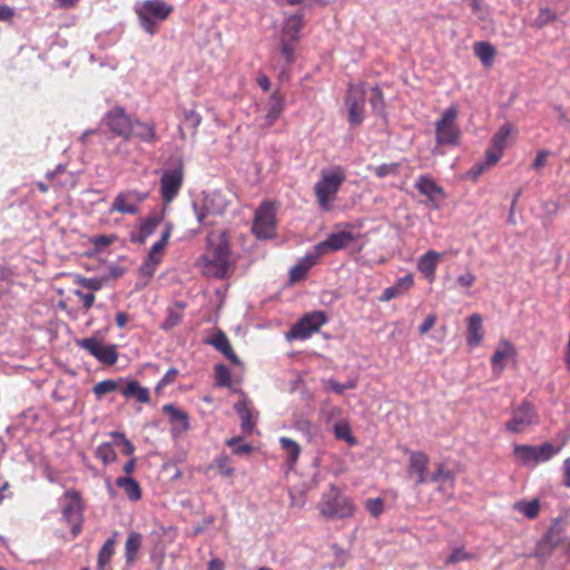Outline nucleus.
<instances>
[{"mask_svg": "<svg viewBox=\"0 0 570 570\" xmlns=\"http://www.w3.org/2000/svg\"><path fill=\"white\" fill-rule=\"evenodd\" d=\"M208 248L202 257L203 271L215 278L226 277L230 262L229 247L225 233H212L207 237Z\"/></svg>", "mask_w": 570, "mask_h": 570, "instance_id": "nucleus-1", "label": "nucleus"}, {"mask_svg": "<svg viewBox=\"0 0 570 570\" xmlns=\"http://www.w3.org/2000/svg\"><path fill=\"white\" fill-rule=\"evenodd\" d=\"M140 28L148 35L154 36L159 24L168 19L174 7L165 0H142L134 7Z\"/></svg>", "mask_w": 570, "mask_h": 570, "instance_id": "nucleus-2", "label": "nucleus"}, {"mask_svg": "<svg viewBox=\"0 0 570 570\" xmlns=\"http://www.w3.org/2000/svg\"><path fill=\"white\" fill-rule=\"evenodd\" d=\"M346 179L345 170L341 166H335L321 171L320 179L314 185V193L318 206L328 212L336 200L337 193Z\"/></svg>", "mask_w": 570, "mask_h": 570, "instance_id": "nucleus-3", "label": "nucleus"}, {"mask_svg": "<svg viewBox=\"0 0 570 570\" xmlns=\"http://www.w3.org/2000/svg\"><path fill=\"white\" fill-rule=\"evenodd\" d=\"M458 107L452 105L448 107L442 116L435 121V141L436 146L432 154L439 155V146H458L461 138V130L456 125Z\"/></svg>", "mask_w": 570, "mask_h": 570, "instance_id": "nucleus-4", "label": "nucleus"}, {"mask_svg": "<svg viewBox=\"0 0 570 570\" xmlns=\"http://www.w3.org/2000/svg\"><path fill=\"white\" fill-rule=\"evenodd\" d=\"M318 510L328 519H343L352 517L355 508L348 498L342 495L337 487L331 484L322 495Z\"/></svg>", "mask_w": 570, "mask_h": 570, "instance_id": "nucleus-5", "label": "nucleus"}, {"mask_svg": "<svg viewBox=\"0 0 570 570\" xmlns=\"http://www.w3.org/2000/svg\"><path fill=\"white\" fill-rule=\"evenodd\" d=\"M173 232V226L169 223H166L160 238L153 244L149 249L147 257L144 259L142 264L139 267V277L144 279V284L146 285L149 279L155 275L158 265L161 263L165 249L168 245L170 235Z\"/></svg>", "mask_w": 570, "mask_h": 570, "instance_id": "nucleus-6", "label": "nucleus"}, {"mask_svg": "<svg viewBox=\"0 0 570 570\" xmlns=\"http://www.w3.org/2000/svg\"><path fill=\"white\" fill-rule=\"evenodd\" d=\"M560 450V446L550 442L540 445L514 444L513 454L523 465L535 466L552 459Z\"/></svg>", "mask_w": 570, "mask_h": 570, "instance_id": "nucleus-7", "label": "nucleus"}, {"mask_svg": "<svg viewBox=\"0 0 570 570\" xmlns=\"http://www.w3.org/2000/svg\"><path fill=\"white\" fill-rule=\"evenodd\" d=\"M276 213L274 203L263 202L255 212L252 232L258 239H269L276 236Z\"/></svg>", "mask_w": 570, "mask_h": 570, "instance_id": "nucleus-8", "label": "nucleus"}, {"mask_svg": "<svg viewBox=\"0 0 570 570\" xmlns=\"http://www.w3.org/2000/svg\"><path fill=\"white\" fill-rule=\"evenodd\" d=\"M193 207L198 223L207 226L216 223V217L225 210L226 202L220 194L210 193L194 202Z\"/></svg>", "mask_w": 570, "mask_h": 570, "instance_id": "nucleus-9", "label": "nucleus"}, {"mask_svg": "<svg viewBox=\"0 0 570 570\" xmlns=\"http://www.w3.org/2000/svg\"><path fill=\"white\" fill-rule=\"evenodd\" d=\"M564 531L566 521L561 518L553 519L543 537L538 541L534 556L541 560L549 558L563 541Z\"/></svg>", "mask_w": 570, "mask_h": 570, "instance_id": "nucleus-10", "label": "nucleus"}, {"mask_svg": "<svg viewBox=\"0 0 570 570\" xmlns=\"http://www.w3.org/2000/svg\"><path fill=\"white\" fill-rule=\"evenodd\" d=\"M327 322L324 312L314 311L305 314L297 323H295L286 334L288 341L307 340L313 333L317 332L322 325Z\"/></svg>", "mask_w": 570, "mask_h": 570, "instance_id": "nucleus-11", "label": "nucleus"}, {"mask_svg": "<svg viewBox=\"0 0 570 570\" xmlns=\"http://www.w3.org/2000/svg\"><path fill=\"white\" fill-rule=\"evenodd\" d=\"M63 519L71 525L73 537L81 531L82 503L79 492L75 490L67 491L61 498Z\"/></svg>", "mask_w": 570, "mask_h": 570, "instance_id": "nucleus-12", "label": "nucleus"}, {"mask_svg": "<svg viewBox=\"0 0 570 570\" xmlns=\"http://www.w3.org/2000/svg\"><path fill=\"white\" fill-rule=\"evenodd\" d=\"M77 345L86 350L90 355L96 357L101 364L112 365L118 360L117 347L114 344L105 345L95 337H86L77 341Z\"/></svg>", "mask_w": 570, "mask_h": 570, "instance_id": "nucleus-13", "label": "nucleus"}, {"mask_svg": "<svg viewBox=\"0 0 570 570\" xmlns=\"http://www.w3.org/2000/svg\"><path fill=\"white\" fill-rule=\"evenodd\" d=\"M366 92L363 85H351L345 98L350 124L356 126L364 120Z\"/></svg>", "mask_w": 570, "mask_h": 570, "instance_id": "nucleus-14", "label": "nucleus"}, {"mask_svg": "<svg viewBox=\"0 0 570 570\" xmlns=\"http://www.w3.org/2000/svg\"><path fill=\"white\" fill-rule=\"evenodd\" d=\"M104 122L112 134L125 140H128L132 136L134 121L120 107H115L108 111L104 118Z\"/></svg>", "mask_w": 570, "mask_h": 570, "instance_id": "nucleus-15", "label": "nucleus"}, {"mask_svg": "<svg viewBox=\"0 0 570 570\" xmlns=\"http://www.w3.org/2000/svg\"><path fill=\"white\" fill-rule=\"evenodd\" d=\"M184 180L183 165L167 169L160 177V195L165 203H170L178 195Z\"/></svg>", "mask_w": 570, "mask_h": 570, "instance_id": "nucleus-16", "label": "nucleus"}, {"mask_svg": "<svg viewBox=\"0 0 570 570\" xmlns=\"http://www.w3.org/2000/svg\"><path fill=\"white\" fill-rule=\"evenodd\" d=\"M537 422L538 416L534 407L528 402H523L520 407L512 412V417L507 422L505 428L511 432H522Z\"/></svg>", "mask_w": 570, "mask_h": 570, "instance_id": "nucleus-17", "label": "nucleus"}, {"mask_svg": "<svg viewBox=\"0 0 570 570\" xmlns=\"http://www.w3.org/2000/svg\"><path fill=\"white\" fill-rule=\"evenodd\" d=\"M146 198V194L136 191V190H127L119 193L110 207V213L118 212L121 214L134 215L138 213L139 204L144 202Z\"/></svg>", "mask_w": 570, "mask_h": 570, "instance_id": "nucleus-18", "label": "nucleus"}, {"mask_svg": "<svg viewBox=\"0 0 570 570\" xmlns=\"http://www.w3.org/2000/svg\"><path fill=\"white\" fill-rule=\"evenodd\" d=\"M414 187L421 195L428 198L430 206L435 209L440 207V203L445 197L443 188L429 176H420L416 179Z\"/></svg>", "mask_w": 570, "mask_h": 570, "instance_id": "nucleus-19", "label": "nucleus"}, {"mask_svg": "<svg viewBox=\"0 0 570 570\" xmlns=\"http://www.w3.org/2000/svg\"><path fill=\"white\" fill-rule=\"evenodd\" d=\"M355 240V237L352 233L341 230L337 233H332L327 236V238L317 244V249L323 250L324 255L328 252H336L347 247Z\"/></svg>", "mask_w": 570, "mask_h": 570, "instance_id": "nucleus-20", "label": "nucleus"}, {"mask_svg": "<svg viewBox=\"0 0 570 570\" xmlns=\"http://www.w3.org/2000/svg\"><path fill=\"white\" fill-rule=\"evenodd\" d=\"M163 217L160 215H150L142 219L136 230L130 235L132 243L144 244L148 237H150L156 229L161 225Z\"/></svg>", "mask_w": 570, "mask_h": 570, "instance_id": "nucleus-21", "label": "nucleus"}, {"mask_svg": "<svg viewBox=\"0 0 570 570\" xmlns=\"http://www.w3.org/2000/svg\"><path fill=\"white\" fill-rule=\"evenodd\" d=\"M430 459L421 451L410 453L409 472L417 476L416 483L424 484L429 482L428 466Z\"/></svg>", "mask_w": 570, "mask_h": 570, "instance_id": "nucleus-22", "label": "nucleus"}, {"mask_svg": "<svg viewBox=\"0 0 570 570\" xmlns=\"http://www.w3.org/2000/svg\"><path fill=\"white\" fill-rule=\"evenodd\" d=\"M429 481L436 483L439 490L443 491L446 495L451 497L454 488V475L452 471L446 469L444 464L436 465L433 473L429 476Z\"/></svg>", "mask_w": 570, "mask_h": 570, "instance_id": "nucleus-23", "label": "nucleus"}, {"mask_svg": "<svg viewBox=\"0 0 570 570\" xmlns=\"http://www.w3.org/2000/svg\"><path fill=\"white\" fill-rule=\"evenodd\" d=\"M466 326H468V336H466V344L470 347H475L480 345L482 342V338L484 336V330H483V320L480 314H471L466 318Z\"/></svg>", "mask_w": 570, "mask_h": 570, "instance_id": "nucleus-24", "label": "nucleus"}, {"mask_svg": "<svg viewBox=\"0 0 570 570\" xmlns=\"http://www.w3.org/2000/svg\"><path fill=\"white\" fill-rule=\"evenodd\" d=\"M163 411L168 415L174 433L180 434L189 429V421L186 412L179 410L173 404L164 405Z\"/></svg>", "mask_w": 570, "mask_h": 570, "instance_id": "nucleus-25", "label": "nucleus"}, {"mask_svg": "<svg viewBox=\"0 0 570 570\" xmlns=\"http://www.w3.org/2000/svg\"><path fill=\"white\" fill-rule=\"evenodd\" d=\"M442 258V254L429 250L417 259V269L428 278L430 282L434 279L435 269L439 262Z\"/></svg>", "mask_w": 570, "mask_h": 570, "instance_id": "nucleus-26", "label": "nucleus"}, {"mask_svg": "<svg viewBox=\"0 0 570 570\" xmlns=\"http://www.w3.org/2000/svg\"><path fill=\"white\" fill-rule=\"evenodd\" d=\"M414 283V278L412 274H407L397 279V282L387 288H385L380 297L382 302H389L395 297L402 296L405 294Z\"/></svg>", "mask_w": 570, "mask_h": 570, "instance_id": "nucleus-27", "label": "nucleus"}, {"mask_svg": "<svg viewBox=\"0 0 570 570\" xmlns=\"http://www.w3.org/2000/svg\"><path fill=\"white\" fill-rule=\"evenodd\" d=\"M235 411L240 417V426L243 431L250 432L254 428V414L250 402L246 397H242L235 404Z\"/></svg>", "mask_w": 570, "mask_h": 570, "instance_id": "nucleus-28", "label": "nucleus"}, {"mask_svg": "<svg viewBox=\"0 0 570 570\" xmlns=\"http://www.w3.org/2000/svg\"><path fill=\"white\" fill-rule=\"evenodd\" d=\"M284 109V100L278 96L277 92H274L268 102V109L266 115L263 118L261 126L269 127L272 126L282 115Z\"/></svg>", "mask_w": 570, "mask_h": 570, "instance_id": "nucleus-29", "label": "nucleus"}, {"mask_svg": "<svg viewBox=\"0 0 570 570\" xmlns=\"http://www.w3.org/2000/svg\"><path fill=\"white\" fill-rule=\"evenodd\" d=\"M121 394L126 399H135L140 403L149 402V390L141 386L137 381H129L120 387Z\"/></svg>", "mask_w": 570, "mask_h": 570, "instance_id": "nucleus-30", "label": "nucleus"}, {"mask_svg": "<svg viewBox=\"0 0 570 570\" xmlns=\"http://www.w3.org/2000/svg\"><path fill=\"white\" fill-rule=\"evenodd\" d=\"M303 28V21L301 16L294 14L286 19L282 31V38L284 40L297 41L301 29Z\"/></svg>", "mask_w": 570, "mask_h": 570, "instance_id": "nucleus-31", "label": "nucleus"}, {"mask_svg": "<svg viewBox=\"0 0 570 570\" xmlns=\"http://www.w3.org/2000/svg\"><path fill=\"white\" fill-rule=\"evenodd\" d=\"M117 487L124 490L130 501L141 499V489L138 482L130 476H120L116 480Z\"/></svg>", "mask_w": 570, "mask_h": 570, "instance_id": "nucleus-32", "label": "nucleus"}, {"mask_svg": "<svg viewBox=\"0 0 570 570\" xmlns=\"http://www.w3.org/2000/svg\"><path fill=\"white\" fill-rule=\"evenodd\" d=\"M142 537L139 532L131 531L128 533L125 543V558L127 563H132L136 560L137 553L141 548Z\"/></svg>", "mask_w": 570, "mask_h": 570, "instance_id": "nucleus-33", "label": "nucleus"}, {"mask_svg": "<svg viewBox=\"0 0 570 570\" xmlns=\"http://www.w3.org/2000/svg\"><path fill=\"white\" fill-rule=\"evenodd\" d=\"M473 51L484 67L489 68L493 65L495 49L490 43L485 41L475 42Z\"/></svg>", "mask_w": 570, "mask_h": 570, "instance_id": "nucleus-34", "label": "nucleus"}, {"mask_svg": "<svg viewBox=\"0 0 570 570\" xmlns=\"http://www.w3.org/2000/svg\"><path fill=\"white\" fill-rule=\"evenodd\" d=\"M210 343L213 344V346L216 350L222 352L232 363L239 364V358L234 353L233 347L225 334H223V333L217 334L210 341Z\"/></svg>", "mask_w": 570, "mask_h": 570, "instance_id": "nucleus-35", "label": "nucleus"}, {"mask_svg": "<svg viewBox=\"0 0 570 570\" xmlns=\"http://www.w3.org/2000/svg\"><path fill=\"white\" fill-rule=\"evenodd\" d=\"M513 510L524 514L528 519L533 520L540 513V501L538 499H533L531 501H517L513 503Z\"/></svg>", "mask_w": 570, "mask_h": 570, "instance_id": "nucleus-36", "label": "nucleus"}, {"mask_svg": "<svg viewBox=\"0 0 570 570\" xmlns=\"http://www.w3.org/2000/svg\"><path fill=\"white\" fill-rule=\"evenodd\" d=\"M279 444L286 453V461L288 464L294 465L301 454V446L298 443L289 438L282 436L279 439Z\"/></svg>", "mask_w": 570, "mask_h": 570, "instance_id": "nucleus-37", "label": "nucleus"}, {"mask_svg": "<svg viewBox=\"0 0 570 570\" xmlns=\"http://www.w3.org/2000/svg\"><path fill=\"white\" fill-rule=\"evenodd\" d=\"M132 135L147 142L154 141L156 139L154 126L139 121H134Z\"/></svg>", "mask_w": 570, "mask_h": 570, "instance_id": "nucleus-38", "label": "nucleus"}, {"mask_svg": "<svg viewBox=\"0 0 570 570\" xmlns=\"http://www.w3.org/2000/svg\"><path fill=\"white\" fill-rule=\"evenodd\" d=\"M501 370L503 367H514L517 365V352L514 347L507 341L501 342Z\"/></svg>", "mask_w": 570, "mask_h": 570, "instance_id": "nucleus-39", "label": "nucleus"}, {"mask_svg": "<svg viewBox=\"0 0 570 570\" xmlns=\"http://www.w3.org/2000/svg\"><path fill=\"white\" fill-rule=\"evenodd\" d=\"M115 544H116V539L110 538L105 542V544L100 549L99 554H98V564H97L98 570H104L105 566L110 561V559L115 552Z\"/></svg>", "mask_w": 570, "mask_h": 570, "instance_id": "nucleus-40", "label": "nucleus"}, {"mask_svg": "<svg viewBox=\"0 0 570 570\" xmlns=\"http://www.w3.org/2000/svg\"><path fill=\"white\" fill-rule=\"evenodd\" d=\"M183 307H184L183 305H180L178 307H169L167 309L166 318L161 323L160 327L165 331H169L173 327L177 326L183 318V312H181Z\"/></svg>", "mask_w": 570, "mask_h": 570, "instance_id": "nucleus-41", "label": "nucleus"}, {"mask_svg": "<svg viewBox=\"0 0 570 570\" xmlns=\"http://www.w3.org/2000/svg\"><path fill=\"white\" fill-rule=\"evenodd\" d=\"M334 434L336 439L344 440L350 445H354L356 443V440L351 433L348 423L344 420H341L334 424Z\"/></svg>", "mask_w": 570, "mask_h": 570, "instance_id": "nucleus-42", "label": "nucleus"}, {"mask_svg": "<svg viewBox=\"0 0 570 570\" xmlns=\"http://www.w3.org/2000/svg\"><path fill=\"white\" fill-rule=\"evenodd\" d=\"M122 381H115V380H104L101 382H98L94 386V393L97 396V399H101L104 395L111 393L118 389H120V383Z\"/></svg>", "mask_w": 570, "mask_h": 570, "instance_id": "nucleus-43", "label": "nucleus"}, {"mask_svg": "<svg viewBox=\"0 0 570 570\" xmlns=\"http://www.w3.org/2000/svg\"><path fill=\"white\" fill-rule=\"evenodd\" d=\"M498 160V155L494 151H488L487 159L482 164L474 165L466 174L468 178L475 180L483 173L485 167L494 165Z\"/></svg>", "mask_w": 570, "mask_h": 570, "instance_id": "nucleus-44", "label": "nucleus"}, {"mask_svg": "<svg viewBox=\"0 0 570 570\" xmlns=\"http://www.w3.org/2000/svg\"><path fill=\"white\" fill-rule=\"evenodd\" d=\"M96 453L105 465L110 464L117 459V454L109 443L99 445Z\"/></svg>", "mask_w": 570, "mask_h": 570, "instance_id": "nucleus-45", "label": "nucleus"}, {"mask_svg": "<svg viewBox=\"0 0 570 570\" xmlns=\"http://www.w3.org/2000/svg\"><path fill=\"white\" fill-rule=\"evenodd\" d=\"M214 465L218 469L219 473L224 476H233L234 475V468L230 464L229 459L222 454L217 456L214 461Z\"/></svg>", "mask_w": 570, "mask_h": 570, "instance_id": "nucleus-46", "label": "nucleus"}, {"mask_svg": "<svg viewBox=\"0 0 570 570\" xmlns=\"http://www.w3.org/2000/svg\"><path fill=\"white\" fill-rule=\"evenodd\" d=\"M215 380H216V384L218 386H229L230 385L229 370L223 364H217L215 366Z\"/></svg>", "mask_w": 570, "mask_h": 570, "instance_id": "nucleus-47", "label": "nucleus"}, {"mask_svg": "<svg viewBox=\"0 0 570 570\" xmlns=\"http://www.w3.org/2000/svg\"><path fill=\"white\" fill-rule=\"evenodd\" d=\"M377 177L383 178L390 175H397L399 165L396 163L382 164L370 168Z\"/></svg>", "mask_w": 570, "mask_h": 570, "instance_id": "nucleus-48", "label": "nucleus"}, {"mask_svg": "<svg viewBox=\"0 0 570 570\" xmlns=\"http://www.w3.org/2000/svg\"><path fill=\"white\" fill-rule=\"evenodd\" d=\"M76 283L89 291H99L104 286V279L98 277L86 278L82 276L76 277Z\"/></svg>", "mask_w": 570, "mask_h": 570, "instance_id": "nucleus-49", "label": "nucleus"}, {"mask_svg": "<svg viewBox=\"0 0 570 570\" xmlns=\"http://www.w3.org/2000/svg\"><path fill=\"white\" fill-rule=\"evenodd\" d=\"M370 102L374 111L382 112L384 109L383 94L377 87L371 89Z\"/></svg>", "mask_w": 570, "mask_h": 570, "instance_id": "nucleus-50", "label": "nucleus"}, {"mask_svg": "<svg viewBox=\"0 0 570 570\" xmlns=\"http://www.w3.org/2000/svg\"><path fill=\"white\" fill-rule=\"evenodd\" d=\"M557 18L556 12L549 8L541 9L538 17L534 20V26L542 28L547 23L553 21Z\"/></svg>", "mask_w": 570, "mask_h": 570, "instance_id": "nucleus-51", "label": "nucleus"}, {"mask_svg": "<svg viewBox=\"0 0 570 570\" xmlns=\"http://www.w3.org/2000/svg\"><path fill=\"white\" fill-rule=\"evenodd\" d=\"M324 255L323 250L317 249V244L308 252L299 262L305 265L308 269L314 266L320 257Z\"/></svg>", "mask_w": 570, "mask_h": 570, "instance_id": "nucleus-52", "label": "nucleus"}, {"mask_svg": "<svg viewBox=\"0 0 570 570\" xmlns=\"http://www.w3.org/2000/svg\"><path fill=\"white\" fill-rule=\"evenodd\" d=\"M365 508L373 517H379L383 512V501L380 498L368 499Z\"/></svg>", "mask_w": 570, "mask_h": 570, "instance_id": "nucleus-53", "label": "nucleus"}, {"mask_svg": "<svg viewBox=\"0 0 570 570\" xmlns=\"http://www.w3.org/2000/svg\"><path fill=\"white\" fill-rule=\"evenodd\" d=\"M73 294L79 297V299L82 302L83 308L86 311L90 309L95 303V295L91 293H83L80 289H75Z\"/></svg>", "mask_w": 570, "mask_h": 570, "instance_id": "nucleus-54", "label": "nucleus"}, {"mask_svg": "<svg viewBox=\"0 0 570 570\" xmlns=\"http://www.w3.org/2000/svg\"><path fill=\"white\" fill-rule=\"evenodd\" d=\"M501 150L503 149V146L508 139H513L515 137L514 127L511 124H505L501 126Z\"/></svg>", "mask_w": 570, "mask_h": 570, "instance_id": "nucleus-55", "label": "nucleus"}, {"mask_svg": "<svg viewBox=\"0 0 570 570\" xmlns=\"http://www.w3.org/2000/svg\"><path fill=\"white\" fill-rule=\"evenodd\" d=\"M282 42V55L287 63L294 62V48L288 43L289 40L281 39Z\"/></svg>", "mask_w": 570, "mask_h": 570, "instance_id": "nucleus-56", "label": "nucleus"}, {"mask_svg": "<svg viewBox=\"0 0 570 570\" xmlns=\"http://www.w3.org/2000/svg\"><path fill=\"white\" fill-rule=\"evenodd\" d=\"M237 442H238V439H236V438H233V439H229L226 441L227 445L234 446V450H233L234 454L242 455L244 453H249L252 451L250 445H248V444L236 445Z\"/></svg>", "mask_w": 570, "mask_h": 570, "instance_id": "nucleus-57", "label": "nucleus"}, {"mask_svg": "<svg viewBox=\"0 0 570 570\" xmlns=\"http://www.w3.org/2000/svg\"><path fill=\"white\" fill-rule=\"evenodd\" d=\"M308 268L303 265L301 262H298L295 266L291 269V278L292 281H299L305 277Z\"/></svg>", "mask_w": 570, "mask_h": 570, "instance_id": "nucleus-58", "label": "nucleus"}, {"mask_svg": "<svg viewBox=\"0 0 570 570\" xmlns=\"http://www.w3.org/2000/svg\"><path fill=\"white\" fill-rule=\"evenodd\" d=\"M177 375H178V371L175 367H170L166 372V374L163 376V379L160 380V382L158 383L156 389L159 390V389L173 383Z\"/></svg>", "mask_w": 570, "mask_h": 570, "instance_id": "nucleus-59", "label": "nucleus"}, {"mask_svg": "<svg viewBox=\"0 0 570 570\" xmlns=\"http://www.w3.org/2000/svg\"><path fill=\"white\" fill-rule=\"evenodd\" d=\"M114 236L108 235H99L92 238V244L98 248L102 249L107 246H109L114 242Z\"/></svg>", "mask_w": 570, "mask_h": 570, "instance_id": "nucleus-60", "label": "nucleus"}, {"mask_svg": "<svg viewBox=\"0 0 570 570\" xmlns=\"http://www.w3.org/2000/svg\"><path fill=\"white\" fill-rule=\"evenodd\" d=\"M475 282V276L471 272H465L464 274L458 277V284L461 287L469 288Z\"/></svg>", "mask_w": 570, "mask_h": 570, "instance_id": "nucleus-61", "label": "nucleus"}, {"mask_svg": "<svg viewBox=\"0 0 570 570\" xmlns=\"http://www.w3.org/2000/svg\"><path fill=\"white\" fill-rule=\"evenodd\" d=\"M112 436L115 439H119L121 441V443L124 445L125 454L131 455L134 453L135 448H134L132 443L129 440H127L124 434H121V433H112Z\"/></svg>", "mask_w": 570, "mask_h": 570, "instance_id": "nucleus-62", "label": "nucleus"}, {"mask_svg": "<svg viewBox=\"0 0 570 570\" xmlns=\"http://www.w3.org/2000/svg\"><path fill=\"white\" fill-rule=\"evenodd\" d=\"M548 156H549V151L548 150H540V151H538V154H537V156L534 158V161L532 164V167L535 168V169H539V168L543 167L546 165Z\"/></svg>", "mask_w": 570, "mask_h": 570, "instance_id": "nucleus-63", "label": "nucleus"}, {"mask_svg": "<svg viewBox=\"0 0 570 570\" xmlns=\"http://www.w3.org/2000/svg\"><path fill=\"white\" fill-rule=\"evenodd\" d=\"M563 484L570 489V458L563 462Z\"/></svg>", "mask_w": 570, "mask_h": 570, "instance_id": "nucleus-64", "label": "nucleus"}]
</instances>
